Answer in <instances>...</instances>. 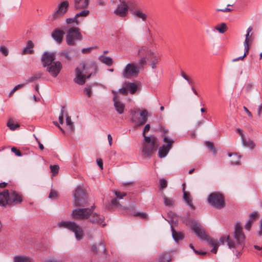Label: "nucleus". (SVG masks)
I'll list each match as a JSON object with an SVG mask.
<instances>
[{"label": "nucleus", "instance_id": "nucleus-1", "mask_svg": "<svg viewBox=\"0 0 262 262\" xmlns=\"http://www.w3.org/2000/svg\"><path fill=\"white\" fill-rule=\"evenodd\" d=\"M245 235L240 223L237 222L235 225L234 238L232 239L229 235L222 236L220 238V242L223 244L227 243L228 248L232 250L236 257H238L241 251L245 247Z\"/></svg>", "mask_w": 262, "mask_h": 262}, {"label": "nucleus", "instance_id": "nucleus-2", "mask_svg": "<svg viewBox=\"0 0 262 262\" xmlns=\"http://www.w3.org/2000/svg\"><path fill=\"white\" fill-rule=\"evenodd\" d=\"M56 54L54 52H45L42 55L41 62L47 71L53 77H56L59 74L62 66L59 61H55Z\"/></svg>", "mask_w": 262, "mask_h": 262}, {"label": "nucleus", "instance_id": "nucleus-3", "mask_svg": "<svg viewBox=\"0 0 262 262\" xmlns=\"http://www.w3.org/2000/svg\"><path fill=\"white\" fill-rule=\"evenodd\" d=\"M191 229L201 240L206 241L210 246L212 247L211 251L215 254L219 247L217 241L211 238L203 227L196 223L192 225Z\"/></svg>", "mask_w": 262, "mask_h": 262}, {"label": "nucleus", "instance_id": "nucleus-4", "mask_svg": "<svg viewBox=\"0 0 262 262\" xmlns=\"http://www.w3.org/2000/svg\"><path fill=\"white\" fill-rule=\"evenodd\" d=\"M59 228H63L72 231L77 240L80 241L84 236V232L80 226L71 221H61L57 224Z\"/></svg>", "mask_w": 262, "mask_h": 262}, {"label": "nucleus", "instance_id": "nucleus-5", "mask_svg": "<svg viewBox=\"0 0 262 262\" xmlns=\"http://www.w3.org/2000/svg\"><path fill=\"white\" fill-rule=\"evenodd\" d=\"M73 204L82 206L88 202V193L83 186H78L73 192Z\"/></svg>", "mask_w": 262, "mask_h": 262}, {"label": "nucleus", "instance_id": "nucleus-6", "mask_svg": "<svg viewBox=\"0 0 262 262\" xmlns=\"http://www.w3.org/2000/svg\"><path fill=\"white\" fill-rule=\"evenodd\" d=\"M207 202L210 206L217 209L225 207L224 196L219 192H213L209 194L207 198Z\"/></svg>", "mask_w": 262, "mask_h": 262}, {"label": "nucleus", "instance_id": "nucleus-7", "mask_svg": "<svg viewBox=\"0 0 262 262\" xmlns=\"http://www.w3.org/2000/svg\"><path fill=\"white\" fill-rule=\"evenodd\" d=\"M79 66L75 70V77L74 81L79 85H83L85 83L86 79L90 77L92 73L86 76L88 67L84 63H80Z\"/></svg>", "mask_w": 262, "mask_h": 262}, {"label": "nucleus", "instance_id": "nucleus-8", "mask_svg": "<svg viewBox=\"0 0 262 262\" xmlns=\"http://www.w3.org/2000/svg\"><path fill=\"white\" fill-rule=\"evenodd\" d=\"M148 112L146 110L141 111L136 109L131 112V119L132 122L137 126L144 125L147 121Z\"/></svg>", "mask_w": 262, "mask_h": 262}, {"label": "nucleus", "instance_id": "nucleus-9", "mask_svg": "<svg viewBox=\"0 0 262 262\" xmlns=\"http://www.w3.org/2000/svg\"><path fill=\"white\" fill-rule=\"evenodd\" d=\"M73 217L76 219L89 220L93 224L102 225L104 226L106 224H103L104 217L101 214H72Z\"/></svg>", "mask_w": 262, "mask_h": 262}, {"label": "nucleus", "instance_id": "nucleus-10", "mask_svg": "<svg viewBox=\"0 0 262 262\" xmlns=\"http://www.w3.org/2000/svg\"><path fill=\"white\" fill-rule=\"evenodd\" d=\"M144 141L142 150V155L146 157H150L154 151L156 150L155 146L156 139L154 136H145Z\"/></svg>", "mask_w": 262, "mask_h": 262}, {"label": "nucleus", "instance_id": "nucleus-11", "mask_svg": "<svg viewBox=\"0 0 262 262\" xmlns=\"http://www.w3.org/2000/svg\"><path fill=\"white\" fill-rule=\"evenodd\" d=\"M82 39L80 30L77 27H71L67 32L66 42L68 46H74L76 41Z\"/></svg>", "mask_w": 262, "mask_h": 262}, {"label": "nucleus", "instance_id": "nucleus-12", "mask_svg": "<svg viewBox=\"0 0 262 262\" xmlns=\"http://www.w3.org/2000/svg\"><path fill=\"white\" fill-rule=\"evenodd\" d=\"M139 67L134 62L127 63L122 72V76L124 78L129 79L136 76L139 73Z\"/></svg>", "mask_w": 262, "mask_h": 262}, {"label": "nucleus", "instance_id": "nucleus-13", "mask_svg": "<svg viewBox=\"0 0 262 262\" xmlns=\"http://www.w3.org/2000/svg\"><path fill=\"white\" fill-rule=\"evenodd\" d=\"M138 55L140 57L138 66L139 70L146 64L147 60H149L150 56L153 55V52L146 47H142L139 50Z\"/></svg>", "mask_w": 262, "mask_h": 262}, {"label": "nucleus", "instance_id": "nucleus-14", "mask_svg": "<svg viewBox=\"0 0 262 262\" xmlns=\"http://www.w3.org/2000/svg\"><path fill=\"white\" fill-rule=\"evenodd\" d=\"M69 7V2L68 1H64L58 5L57 10L49 17V19L53 21L56 18L63 16L68 11Z\"/></svg>", "mask_w": 262, "mask_h": 262}, {"label": "nucleus", "instance_id": "nucleus-15", "mask_svg": "<svg viewBox=\"0 0 262 262\" xmlns=\"http://www.w3.org/2000/svg\"><path fill=\"white\" fill-rule=\"evenodd\" d=\"M166 214L169 215V214ZM170 214L171 215V216H170V215L168 216L169 220H167L166 219H165V220H167L170 225L172 236L173 239H174V241L178 243L180 241L183 239L184 236V234L182 232H178V231H176L173 227L172 224L174 223V224L177 223V220H176L177 214Z\"/></svg>", "mask_w": 262, "mask_h": 262}, {"label": "nucleus", "instance_id": "nucleus-16", "mask_svg": "<svg viewBox=\"0 0 262 262\" xmlns=\"http://www.w3.org/2000/svg\"><path fill=\"white\" fill-rule=\"evenodd\" d=\"M163 141L166 143V145L164 144L159 148L158 155L161 158H164L167 156L174 143L173 140L170 139L165 136L163 137Z\"/></svg>", "mask_w": 262, "mask_h": 262}, {"label": "nucleus", "instance_id": "nucleus-17", "mask_svg": "<svg viewBox=\"0 0 262 262\" xmlns=\"http://www.w3.org/2000/svg\"><path fill=\"white\" fill-rule=\"evenodd\" d=\"M120 3L117 6V8L114 10V14L121 17H124L127 15L128 12V6L125 1H121Z\"/></svg>", "mask_w": 262, "mask_h": 262}, {"label": "nucleus", "instance_id": "nucleus-18", "mask_svg": "<svg viewBox=\"0 0 262 262\" xmlns=\"http://www.w3.org/2000/svg\"><path fill=\"white\" fill-rule=\"evenodd\" d=\"M132 14L135 18L142 20L143 22L146 23L148 20V15L147 10H143L141 8H137V9H133L132 10Z\"/></svg>", "mask_w": 262, "mask_h": 262}, {"label": "nucleus", "instance_id": "nucleus-19", "mask_svg": "<svg viewBox=\"0 0 262 262\" xmlns=\"http://www.w3.org/2000/svg\"><path fill=\"white\" fill-rule=\"evenodd\" d=\"M236 132L241 136L242 144L244 147L249 148L251 150L254 148L256 146L255 143L250 139H248V140L246 139L242 129L237 128Z\"/></svg>", "mask_w": 262, "mask_h": 262}, {"label": "nucleus", "instance_id": "nucleus-20", "mask_svg": "<svg viewBox=\"0 0 262 262\" xmlns=\"http://www.w3.org/2000/svg\"><path fill=\"white\" fill-rule=\"evenodd\" d=\"M112 93L114 95L113 102L115 108L118 114H122L124 111L125 104L120 101L116 91L113 90Z\"/></svg>", "mask_w": 262, "mask_h": 262}, {"label": "nucleus", "instance_id": "nucleus-21", "mask_svg": "<svg viewBox=\"0 0 262 262\" xmlns=\"http://www.w3.org/2000/svg\"><path fill=\"white\" fill-rule=\"evenodd\" d=\"M92 252L95 255H103L104 257L106 255V248L104 243L103 242L98 244L94 245L92 247Z\"/></svg>", "mask_w": 262, "mask_h": 262}, {"label": "nucleus", "instance_id": "nucleus-22", "mask_svg": "<svg viewBox=\"0 0 262 262\" xmlns=\"http://www.w3.org/2000/svg\"><path fill=\"white\" fill-rule=\"evenodd\" d=\"M21 202L22 197L19 193L12 190L9 191L8 204L12 205L13 204H18Z\"/></svg>", "mask_w": 262, "mask_h": 262}, {"label": "nucleus", "instance_id": "nucleus-23", "mask_svg": "<svg viewBox=\"0 0 262 262\" xmlns=\"http://www.w3.org/2000/svg\"><path fill=\"white\" fill-rule=\"evenodd\" d=\"M90 4V0H73V6L75 10H80L88 9Z\"/></svg>", "mask_w": 262, "mask_h": 262}, {"label": "nucleus", "instance_id": "nucleus-24", "mask_svg": "<svg viewBox=\"0 0 262 262\" xmlns=\"http://www.w3.org/2000/svg\"><path fill=\"white\" fill-rule=\"evenodd\" d=\"M77 53V49L75 48H69L66 50H63L60 51L59 55L61 56H63L68 60H71Z\"/></svg>", "mask_w": 262, "mask_h": 262}, {"label": "nucleus", "instance_id": "nucleus-25", "mask_svg": "<svg viewBox=\"0 0 262 262\" xmlns=\"http://www.w3.org/2000/svg\"><path fill=\"white\" fill-rule=\"evenodd\" d=\"M64 34V32L63 31L59 29H56L52 32L51 35L53 39L60 44L63 40Z\"/></svg>", "mask_w": 262, "mask_h": 262}, {"label": "nucleus", "instance_id": "nucleus-26", "mask_svg": "<svg viewBox=\"0 0 262 262\" xmlns=\"http://www.w3.org/2000/svg\"><path fill=\"white\" fill-rule=\"evenodd\" d=\"M183 186H185V184H183ZM183 198L187 204V205L189 207L191 211H195V207L193 205L192 203V200L190 194L185 190V186L183 187Z\"/></svg>", "mask_w": 262, "mask_h": 262}, {"label": "nucleus", "instance_id": "nucleus-27", "mask_svg": "<svg viewBox=\"0 0 262 262\" xmlns=\"http://www.w3.org/2000/svg\"><path fill=\"white\" fill-rule=\"evenodd\" d=\"M9 196V191L5 190L0 192V205L4 206L8 204V196Z\"/></svg>", "mask_w": 262, "mask_h": 262}, {"label": "nucleus", "instance_id": "nucleus-28", "mask_svg": "<svg viewBox=\"0 0 262 262\" xmlns=\"http://www.w3.org/2000/svg\"><path fill=\"white\" fill-rule=\"evenodd\" d=\"M258 214H250L249 219L245 225V229L249 231L252 225L258 219Z\"/></svg>", "mask_w": 262, "mask_h": 262}, {"label": "nucleus", "instance_id": "nucleus-29", "mask_svg": "<svg viewBox=\"0 0 262 262\" xmlns=\"http://www.w3.org/2000/svg\"><path fill=\"white\" fill-rule=\"evenodd\" d=\"M229 157H232V159L230 161V164L233 165H237L240 164L241 162V157L238 156L236 154H232L229 153L228 154Z\"/></svg>", "mask_w": 262, "mask_h": 262}, {"label": "nucleus", "instance_id": "nucleus-30", "mask_svg": "<svg viewBox=\"0 0 262 262\" xmlns=\"http://www.w3.org/2000/svg\"><path fill=\"white\" fill-rule=\"evenodd\" d=\"M33 42L31 40L28 41L26 47L22 51V54H31L33 52Z\"/></svg>", "mask_w": 262, "mask_h": 262}, {"label": "nucleus", "instance_id": "nucleus-31", "mask_svg": "<svg viewBox=\"0 0 262 262\" xmlns=\"http://www.w3.org/2000/svg\"><path fill=\"white\" fill-rule=\"evenodd\" d=\"M94 207V206H93L91 208H78L74 209L72 213H92Z\"/></svg>", "mask_w": 262, "mask_h": 262}, {"label": "nucleus", "instance_id": "nucleus-32", "mask_svg": "<svg viewBox=\"0 0 262 262\" xmlns=\"http://www.w3.org/2000/svg\"><path fill=\"white\" fill-rule=\"evenodd\" d=\"M65 117L66 118V124L68 126V128L71 132H73L74 130L75 127L74 123L72 122L71 117L68 115L67 113H66Z\"/></svg>", "mask_w": 262, "mask_h": 262}, {"label": "nucleus", "instance_id": "nucleus-33", "mask_svg": "<svg viewBox=\"0 0 262 262\" xmlns=\"http://www.w3.org/2000/svg\"><path fill=\"white\" fill-rule=\"evenodd\" d=\"M252 30H253V28L251 26H250L248 28V29L247 30V33L245 35L246 38H245V41L244 43V48H246L247 52H249V46L248 44V41L249 40V36L250 33L252 31Z\"/></svg>", "mask_w": 262, "mask_h": 262}, {"label": "nucleus", "instance_id": "nucleus-34", "mask_svg": "<svg viewBox=\"0 0 262 262\" xmlns=\"http://www.w3.org/2000/svg\"><path fill=\"white\" fill-rule=\"evenodd\" d=\"M14 262H32V259L27 256L17 255L14 257Z\"/></svg>", "mask_w": 262, "mask_h": 262}, {"label": "nucleus", "instance_id": "nucleus-35", "mask_svg": "<svg viewBox=\"0 0 262 262\" xmlns=\"http://www.w3.org/2000/svg\"><path fill=\"white\" fill-rule=\"evenodd\" d=\"M99 60L102 63L108 66H110L113 63V59L110 57L101 55L99 57Z\"/></svg>", "mask_w": 262, "mask_h": 262}, {"label": "nucleus", "instance_id": "nucleus-36", "mask_svg": "<svg viewBox=\"0 0 262 262\" xmlns=\"http://www.w3.org/2000/svg\"><path fill=\"white\" fill-rule=\"evenodd\" d=\"M127 86L128 88V91H129V92L132 94H134L137 91L138 87L137 83L132 82L128 83Z\"/></svg>", "mask_w": 262, "mask_h": 262}, {"label": "nucleus", "instance_id": "nucleus-37", "mask_svg": "<svg viewBox=\"0 0 262 262\" xmlns=\"http://www.w3.org/2000/svg\"><path fill=\"white\" fill-rule=\"evenodd\" d=\"M215 29L218 31L220 33H224L227 29V25L225 23H223L216 25Z\"/></svg>", "mask_w": 262, "mask_h": 262}, {"label": "nucleus", "instance_id": "nucleus-38", "mask_svg": "<svg viewBox=\"0 0 262 262\" xmlns=\"http://www.w3.org/2000/svg\"><path fill=\"white\" fill-rule=\"evenodd\" d=\"M81 11L77 13L75 16L78 19L79 17H86L90 14V11L87 9H82Z\"/></svg>", "mask_w": 262, "mask_h": 262}, {"label": "nucleus", "instance_id": "nucleus-39", "mask_svg": "<svg viewBox=\"0 0 262 262\" xmlns=\"http://www.w3.org/2000/svg\"><path fill=\"white\" fill-rule=\"evenodd\" d=\"M171 257L169 254H162L160 257V262H169L171 260Z\"/></svg>", "mask_w": 262, "mask_h": 262}, {"label": "nucleus", "instance_id": "nucleus-40", "mask_svg": "<svg viewBox=\"0 0 262 262\" xmlns=\"http://www.w3.org/2000/svg\"><path fill=\"white\" fill-rule=\"evenodd\" d=\"M126 3L128 6V9L129 7L130 8H133L134 9H137V8H139L138 7V3L136 0H128L126 2Z\"/></svg>", "mask_w": 262, "mask_h": 262}, {"label": "nucleus", "instance_id": "nucleus-41", "mask_svg": "<svg viewBox=\"0 0 262 262\" xmlns=\"http://www.w3.org/2000/svg\"><path fill=\"white\" fill-rule=\"evenodd\" d=\"M66 113V112H65L64 106H62L61 107L60 113L59 117H58V121H59V123L61 124H62L63 123L64 116H65Z\"/></svg>", "mask_w": 262, "mask_h": 262}, {"label": "nucleus", "instance_id": "nucleus-42", "mask_svg": "<svg viewBox=\"0 0 262 262\" xmlns=\"http://www.w3.org/2000/svg\"><path fill=\"white\" fill-rule=\"evenodd\" d=\"M42 74L40 73H37V74H35V75L30 77L27 80V82L28 83H31V82H32L36 80H37L38 79L40 78V77L41 76Z\"/></svg>", "mask_w": 262, "mask_h": 262}, {"label": "nucleus", "instance_id": "nucleus-43", "mask_svg": "<svg viewBox=\"0 0 262 262\" xmlns=\"http://www.w3.org/2000/svg\"><path fill=\"white\" fill-rule=\"evenodd\" d=\"M150 58V59L149 60H151L150 65L151 68L154 69L156 67V65L158 62V58L156 55H155L154 53H153V55H151Z\"/></svg>", "mask_w": 262, "mask_h": 262}, {"label": "nucleus", "instance_id": "nucleus-44", "mask_svg": "<svg viewBox=\"0 0 262 262\" xmlns=\"http://www.w3.org/2000/svg\"><path fill=\"white\" fill-rule=\"evenodd\" d=\"M7 125L12 130H14L17 127H19V125L18 124H14L12 119H10L8 121Z\"/></svg>", "mask_w": 262, "mask_h": 262}, {"label": "nucleus", "instance_id": "nucleus-45", "mask_svg": "<svg viewBox=\"0 0 262 262\" xmlns=\"http://www.w3.org/2000/svg\"><path fill=\"white\" fill-rule=\"evenodd\" d=\"M205 144L207 148L210 149V150L213 152L214 155H216V150L212 142H211L210 141H206L205 142Z\"/></svg>", "mask_w": 262, "mask_h": 262}, {"label": "nucleus", "instance_id": "nucleus-46", "mask_svg": "<svg viewBox=\"0 0 262 262\" xmlns=\"http://www.w3.org/2000/svg\"><path fill=\"white\" fill-rule=\"evenodd\" d=\"M164 204L168 207H171L174 204V201L171 199H169L166 197L164 198Z\"/></svg>", "mask_w": 262, "mask_h": 262}, {"label": "nucleus", "instance_id": "nucleus-47", "mask_svg": "<svg viewBox=\"0 0 262 262\" xmlns=\"http://www.w3.org/2000/svg\"><path fill=\"white\" fill-rule=\"evenodd\" d=\"M66 23L68 24H71L73 23H75L76 24V25H78L79 20H78L77 17H76V16L75 15V16L74 17L67 18Z\"/></svg>", "mask_w": 262, "mask_h": 262}, {"label": "nucleus", "instance_id": "nucleus-48", "mask_svg": "<svg viewBox=\"0 0 262 262\" xmlns=\"http://www.w3.org/2000/svg\"><path fill=\"white\" fill-rule=\"evenodd\" d=\"M51 172L54 174L56 175L58 173L59 171V166L57 165H50V166Z\"/></svg>", "mask_w": 262, "mask_h": 262}, {"label": "nucleus", "instance_id": "nucleus-49", "mask_svg": "<svg viewBox=\"0 0 262 262\" xmlns=\"http://www.w3.org/2000/svg\"><path fill=\"white\" fill-rule=\"evenodd\" d=\"M49 198L53 200H56L58 199V193L57 191L51 190L50 191L49 195Z\"/></svg>", "mask_w": 262, "mask_h": 262}, {"label": "nucleus", "instance_id": "nucleus-50", "mask_svg": "<svg viewBox=\"0 0 262 262\" xmlns=\"http://www.w3.org/2000/svg\"><path fill=\"white\" fill-rule=\"evenodd\" d=\"M114 193L117 199H122L124 196L126 195V192H121L120 191H115Z\"/></svg>", "mask_w": 262, "mask_h": 262}, {"label": "nucleus", "instance_id": "nucleus-51", "mask_svg": "<svg viewBox=\"0 0 262 262\" xmlns=\"http://www.w3.org/2000/svg\"><path fill=\"white\" fill-rule=\"evenodd\" d=\"M167 182L165 179L160 180V189H162L167 187Z\"/></svg>", "mask_w": 262, "mask_h": 262}, {"label": "nucleus", "instance_id": "nucleus-52", "mask_svg": "<svg viewBox=\"0 0 262 262\" xmlns=\"http://www.w3.org/2000/svg\"><path fill=\"white\" fill-rule=\"evenodd\" d=\"M84 92L88 97H90L92 94V86H89L86 87L84 89Z\"/></svg>", "mask_w": 262, "mask_h": 262}, {"label": "nucleus", "instance_id": "nucleus-53", "mask_svg": "<svg viewBox=\"0 0 262 262\" xmlns=\"http://www.w3.org/2000/svg\"><path fill=\"white\" fill-rule=\"evenodd\" d=\"M0 52L5 56H7L9 54V50L5 46H1L0 47Z\"/></svg>", "mask_w": 262, "mask_h": 262}, {"label": "nucleus", "instance_id": "nucleus-54", "mask_svg": "<svg viewBox=\"0 0 262 262\" xmlns=\"http://www.w3.org/2000/svg\"><path fill=\"white\" fill-rule=\"evenodd\" d=\"M244 49H245L244 54L243 56H241L239 57L233 59L232 60V62H235L239 60H243L244 58V57L246 56L247 54H248V52L246 51V48H244Z\"/></svg>", "mask_w": 262, "mask_h": 262}, {"label": "nucleus", "instance_id": "nucleus-55", "mask_svg": "<svg viewBox=\"0 0 262 262\" xmlns=\"http://www.w3.org/2000/svg\"><path fill=\"white\" fill-rule=\"evenodd\" d=\"M181 76L185 80L187 81L188 83L190 85H191V82L190 81V80H189V79L188 78V77L187 76V75H186V74L183 71H181Z\"/></svg>", "mask_w": 262, "mask_h": 262}, {"label": "nucleus", "instance_id": "nucleus-56", "mask_svg": "<svg viewBox=\"0 0 262 262\" xmlns=\"http://www.w3.org/2000/svg\"><path fill=\"white\" fill-rule=\"evenodd\" d=\"M11 151L12 152L14 153L15 155H16L17 156L21 157L22 156L21 152L15 147H13L11 148Z\"/></svg>", "mask_w": 262, "mask_h": 262}, {"label": "nucleus", "instance_id": "nucleus-57", "mask_svg": "<svg viewBox=\"0 0 262 262\" xmlns=\"http://www.w3.org/2000/svg\"><path fill=\"white\" fill-rule=\"evenodd\" d=\"M134 216L138 217L139 219L145 220L147 217V214H132Z\"/></svg>", "mask_w": 262, "mask_h": 262}, {"label": "nucleus", "instance_id": "nucleus-58", "mask_svg": "<svg viewBox=\"0 0 262 262\" xmlns=\"http://www.w3.org/2000/svg\"><path fill=\"white\" fill-rule=\"evenodd\" d=\"M23 86V84H18L17 85H16L11 91V92H10L9 93V95L11 96L12 95L16 90H17L18 89L22 88Z\"/></svg>", "mask_w": 262, "mask_h": 262}, {"label": "nucleus", "instance_id": "nucleus-59", "mask_svg": "<svg viewBox=\"0 0 262 262\" xmlns=\"http://www.w3.org/2000/svg\"><path fill=\"white\" fill-rule=\"evenodd\" d=\"M118 92L122 93L124 95H126L128 93V88L127 86L126 88L123 87L120 89L118 91Z\"/></svg>", "mask_w": 262, "mask_h": 262}, {"label": "nucleus", "instance_id": "nucleus-60", "mask_svg": "<svg viewBox=\"0 0 262 262\" xmlns=\"http://www.w3.org/2000/svg\"><path fill=\"white\" fill-rule=\"evenodd\" d=\"M149 129H150L149 124H147L144 126V127L143 128V131L142 133V135L144 138H145V136H146L145 135V133L148 132L149 131Z\"/></svg>", "mask_w": 262, "mask_h": 262}, {"label": "nucleus", "instance_id": "nucleus-61", "mask_svg": "<svg viewBox=\"0 0 262 262\" xmlns=\"http://www.w3.org/2000/svg\"><path fill=\"white\" fill-rule=\"evenodd\" d=\"M259 230L257 232V235L259 236H262V219L260 221L259 225Z\"/></svg>", "mask_w": 262, "mask_h": 262}, {"label": "nucleus", "instance_id": "nucleus-62", "mask_svg": "<svg viewBox=\"0 0 262 262\" xmlns=\"http://www.w3.org/2000/svg\"><path fill=\"white\" fill-rule=\"evenodd\" d=\"M93 48V47H89L86 48H83L81 50V52L82 53H88L91 51L92 49Z\"/></svg>", "mask_w": 262, "mask_h": 262}, {"label": "nucleus", "instance_id": "nucleus-63", "mask_svg": "<svg viewBox=\"0 0 262 262\" xmlns=\"http://www.w3.org/2000/svg\"><path fill=\"white\" fill-rule=\"evenodd\" d=\"M232 10V9L228 8V7L225 8V9H217L216 10V11L217 12L221 11V12H229V11H231Z\"/></svg>", "mask_w": 262, "mask_h": 262}, {"label": "nucleus", "instance_id": "nucleus-64", "mask_svg": "<svg viewBox=\"0 0 262 262\" xmlns=\"http://www.w3.org/2000/svg\"><path fill=\"white\" fill-rule=\"evenodd\" d=\"M261 112H262V104L259 105L258 107V108H257V115L258 116V117H260Z\"/></svg>", "mask_w": 262, "mask_h": 262}]
</instances>
